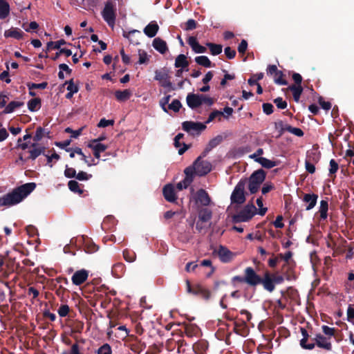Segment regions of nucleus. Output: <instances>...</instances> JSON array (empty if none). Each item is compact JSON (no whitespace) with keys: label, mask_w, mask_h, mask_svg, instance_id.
<instances>
[{"label":"nucleus","mask_w":354,"mask_h":354,"mask_svg":"<svg viewBox=\"0 0 354 354\" xmlns=\"http://www.w3.org/2000/svg\"><path fill=\"white\" fill-rule=\"evenodd\" d=\"M35 187V183H30L15 189L12 192L0 198V207H10L18 204L32 192Z\"/></svg>","instance_id":"nucleus-1"},{"label":"nucleus","mask_w":354,"mask_h":354,"mask_svg":"<svg viewBox=\"0 0 354 354\" xmlns=\"http://www.w3.org/2000/svg\"><path fill=\"white\" fill-rule=\"evenodd\" d=\"M266 172L263 169H258L253 172L248 179H245L250 194H255L259 191L266 179Z\"/></svg>","instance_id":"nucleus-2"},{"label":"nucleus","mask_w":354,"mask_h":354,"mask_svg":"<svg viewBox=\"0 0 354 354\" xmlns=\"http://www.w3.org/2000/svg\"><path fill=\"white\" fill-rule=\"evenodd\" d=\"M186 101L187 105L192 109H196L202 104L211 106L214 104L212 98L203 94L189 93Z\"/></svg>","instance_id":"nucleus-3"},{"label":"nucleus","mask_w":354,"mask_h":354,"mask_svg":"<svg viewBox=\"0 0 354 354\" xmlns=\"http://www.w3.org/2000/svg\"><path fill=\"white\" fill-rule=\"evenodd\" d=\"M257 214V208L253 204L247 205L232 217L234 223L249 221Z\"/></svg>","instance_id":"nucleus-4"},{"label":"nucleus","mask_w":354,"mask_h":354,"mask_svg":"<svg viewBox=\"0 0 354 354\" xmlns=\"http://www.w3.org/2000/svg\"><path fill=\"white\" fill-rule=\"evenodd\" d=\"M187 168L192 169V177L194 174L201 176L208 174L212 170V165L209 161L202 160L201 157H198L193 165Z\"/></svg>","instance_id":"nucleus-5"},{"label":"nucleus","mask_w":354,"mask_h":354,"mask_svg":"<svg viewBox=\"0 0 354 354\" xmlns=\"http://www.w3.org/2000/svg\"><path fill=\"white\" fill-rule=\"evenodd\" d=\"M246 185L245 180H241L236 185L232 195L231 201L232 203L241 204L245 201V187Z\"/></svg>","instance_id":"nucleus-6"},{"label":"nucleus","mask_w":354,"mask_h":354,"mask_svg":"<svg viewBox=\"0 0 354 354\" xmlns=\"http://www.w3.org/2000/svg\"><path fill=\"white\" fill-rule=\"evenodd\" d=\"M103 19L111 27L113 28L115 21V6L111 3L107 2L105 4L104 8L102 12Z\"/></svg>","instance_id":"nucleus-7"},{"label":"nucleus","mask_w":354,"mask_h":354,"mask_svg":"<svg viewBox=\"0 0 354 354\" xmlns=\"http://www.w3.org/2000/svg\"><path fill=\"white\" fill-rule=\"evenodd\" d=\"M244 279L245 283L251 286H257L262 282V277L257 274L251 268H248L245 270Z\"/></svg>","instance_id":"nucleus-8"},{"label":"nucleus","mask_w":354,"mask_h":354,"mask_svg":"<svg viewBox=\"0 0 354 354\" xmlns=\"http://www.w3.org/2000/svg\"><path fill=\"white\" fill-rule=\"evenodd\" d=\"M192 198L197 205L207 206L211 202V199L207 192L202 189L196 192Z\"/></svg>","instance_id":"nucleus-9"},{"label":"nucleus","mask_w":354,"mask_h":354,"mask_svg":"<svg viewBox=\"0 0 354 354\" xmlns=\"http://www.w3.org/2000/svg\"><path fill=\"white\" fill-rule=\"evenodd\" d=\"M183 129L185 131L194 134L204 130L205 125L200 122L186 121L183 123Z\"/></svg>","instance_id":"nucleus-10"},{"label":"nucleus","mask_w":354,"mask_h":354,"mask_svg":"<svg viewBox=\"0 0 354 354\" xmlns=\"http://www.w3.org/2000/svg\"><path fill=\"white\" fill-rule=\"evenodd\" d=\"M212 212L210 209L205 208L202 209L198 212V221L196 224V228L201 230L205 225L203 223H208L212 218Z\"/></svg>","instance_id":"nucleus-11"},{"label":"nucleus","mask_w":354,"mask_h":354,"mask_svg":"<svg viewBox=\"0 0 354 354\" xmlns=\"http://www.w3.org/2000/svg\"><path fill=\"white\" fill-rule=\"evenodd\" d=\"M192 172V169L191 168H186L185 169V177L182 181L179 182L176 185V189H178V191H181L183 189H186L192 183L193 180Z\"/></svg>","instance_id":"nucleus-12"},{"label":"nucleus","mask_w":354,"mask_h":354,"mask_svg":"<svg viewBox=\"0 0 354 354\" xmlns=\"http://www.w3.org/2000/svg\"><path fill=\"white\" fill-rule=\"evenodd\" d=\"M154 79L158 81L160 84L165 88H171L172 86L167 73L165 72L156 71Z\"/></svg>","instance_id":"nucleus-13"},{"label":"nucleus","mask_w":354,"mask_h":354,"mask_svg":"<svg viewBox=\"0 0 354 354\" xmlns=\"http://www.w3.org/2000/svg\"><path fill=\"white\" fill-rule=\"evenodd\" d=\"M88 272L84 269L75 272L72 277V281L75 285L79 286L83 283L88 278Z\"/></svg>","instance_id":"nucleus-14"},{"label":"nucleus","mask_w":354,"mask_h":354,"mask_svg":"<svg viewBox=\"0 0 354 354\" xmlns=\"http://www.w3.org/2000/svg\"><path fill=\"white\" fill-rule=\"evenodd\" d=\"M330 338L327 337H324L321 334H318L316 335L315 340L317 346L326 349L327 351H330L332 348L331 343L330 341Z\"/></svg>","instance_id":"nucleus-15"},{"label":"nucleus","mask_w":354,"mask_h":354,"mask_svg":"<svg viewBox=\"0 0 354 354\" xmlns=\"http://www.w3.org/2000/svg\"><path fill=\"white\" fill-rule=\"evenodd\" d=\"M165 198L169 202H174L176 200V189L171 184L166 185L163 188Z\"/></svg>","instance_id":"nucleus-16"},{"label":"nucleus","mask_w":354,"mask_h":354,"mask_svg":"<svg viewBox=\"0 0 354 354\" xmlns=\"http://www.w3.org/2000/svg\"><path fill=\"white\" fill-rule=\"evenodd\" d=\"M24 35V32L18 28L12 27L4 32V37L6 38L11 37L19 40L23 39Z\"/></svg>","instance_id":"nucleus-17"},{"label":"nucleus","mask_w":354,"mask_h":354,"mask_svg":"<svg viewBox=\"0 0 354 354\" xmlns=\"http://www.w3.org/2000/svg\"><path fill=\"white\" fill-rule=\"evenodd\" d=\"M187 43L196 53H203L206 52V48L200 45L196 38L194 37H189L187 39Z\"/></svg>","instance_id":"nucleus-18"},{"label":"nucleus","mask_w":354,"mask_h":354,"mask_svg":"<svg viewBox=\"0 0 354 354\" xmlns=\"http://www.w3.org/2000/svg\"><path fill=\"white\" fill-rule=\"evenodd\" d=\"M152 46L157 51L161 54L165 53L168 50L167 43L159 37L155 38L153 39Z\"/></svg>","instance_id":"nucleus-19"},{"label":"nucleus","mask_w":354,"mask_h":354,"mask_svg":"<svg viewBox=\"0 0 354 354\" xmlns=\"http://www.w3.org/2000/svg\"><path fill=\"white\" fill-rule=\"evenodd\" d=\"M261 284L263 286V288L269 292H272L274 290V283L271 279L270 273L266 272L264 277L262 278V282Z\"/></svg>","instance_id":"nucleus-20"},{"label":"nucleus","mask_w":354,"mask_h":354,"mask_svg":"<svg viewBox=\"0 0 354 354\" xmlns=\"http://www.w3.org/2000/svg\"><path fill=\"white\" fill-rule=\"evenodd\" d=\"M218 255L223 263H227L232 257V252L223 246L218 249Z\"/></svg>","instance_id":"nucleus-21"},{"label":"nucleus","mask_w":354,"mask_h":354,"mask_svg":"<svg viewBox=\"0 0 354 354\" xmlns=\"http://www.w3.org/2000/svg\"><path fill=\"white\" fill-rule=\"evenodd\" d=\"M318 196L315 194H306L304 196V201L308 203L306 210L312 209L316 205Z\"/></svg>","instance_id":"nucleus-22"},{"label":"nucleus","mask_w":354,"mask_h":354,"mask_svg":"<svg viewBox=\"0 0 354 354\" xmlns=\"http://www.w3.org/2000/svg\"><path fill=\"white\" fill-rule=\"evenodd\" d=\"M158 29V25L156 22L152 21L145 28L144 32L149 37H153L157 34Z\"/></svg>","instance_id":"nucleus-23"},{"label":"nucleus","mask_w":354,"mask_h":354,"mask_svg":"<svg viewBox=\"0 0 354 354\" xmlns=\"http://www.w3.org/2000/svg\"><path fill=\"white\" fill-rule=\"evenodd\" d=\"M10 8L6 0H0V19H4L10 15Z\"/></svg>","instance_id":"nucleus-24"},{"label":"nucleus","mask_w":354,"mask_h":354,"mask_svg":"<svg viewBox=\"0 0 354 354\" xmlns=\"http://www.w3.org/2000/svg\"><path fill=\"white\" fill-rule=\"evenodd\" d=\"M44 147H41L35 143L32 144L31 145L30 149L28 151L30 156L29 158L35 160L36 158H37L40 154H41L44 152Z\"/></svg>","instance_id":"nucleus-25"},{"label":"nucleus","mask_w":354,"mask_h":354,"mask_svg":"<svg viewBox=\"0 0 354 354\" xmlns=\"http://www.w3.org/2000/svg\"><path fill=\"white\" fill-rule=\"evenodd\" d=\"M183 137V134L178 133L174 138V145L176 148H178V153L180 155L183 154L188 149L185 144L181 142Z\"/></svg>","instance_id":"nucleus-26"},{"label":"nucleus","mask_w":354,"mask_h":354,"mask_svg":"<svg viewBox=\"0 0 354 354\" xmlns=\"http://www.w3.org/2000/svg\"><path fill=\"white\" fill-rule=\"evenodd\" d=\"M131 95L132 92L129 89H125L123 91L118 90L115 92V96L120 102L127 101Z\"/></svg>","instance_id":"nucleus-27"},{"label":"nucleus","mask_w":354,"mask_h":354,"mask_svg":"<svg viewBox=\"0 0 354 354\" xmlns=\"http://www.w3.org/2000/svg\"><path fill=\"white\" fill-rule=\"evenodd\" d=\"M88 147L91 149L93 151L102 153L108 148V146L102 144L101 142H97V140H91L88 144Z\"/></svg>","instance_id":"nucleus-28"},{"label":"nucleus","mask_w":354,"mask_h":354,"mask_svg":"<svg viewBox=\"0 0 354 354\" xmlns=\"http://www.w3.org/2000/svg\"><path fill=\"white\" fill-rule=\"evenodd\" d=\"M301 333L302 335V339L300 340V345L302 348L305 349H309L311 350L314 348L315 344H306V342L308 340V333L306 329L304 328H301Z\"/></svg>","instance_id":"nucleus-29"},{"label":"nucleus","mask_w":354,"mask_h":354,"mask_svg":"<svg viewBox=\"0 0 354 354\" xmlns=\"http://www.w3.org/2000/svg\"><path fill=\"white\" fill-rule=\"evenodd\" d=\"M189 62L187 59V57L185 55L180 54L177 56L175 60V67L186 68V71H187L188 69L187 68Z\"/></svg>","instance_id":"nucleus-30"},{"label":"nucleus","mask_w":354,"mask_h":354,"mask_svg":"<svg viewBox=\"0 0 354 354\" xmlns=\"http://www.w3.org/2000/svg\"><path fill=\"white\" fill-rule=\"evenodd\" d=\"M256 162H259L262 167L270 169L277 165V163L274 161L267 159L264 157H260L256 159Z\"/></svg>","instance_id":"nucleus-31"},{"label":"nucleus","mask_w":354,"mask_h":354,"mask_svg":"<svg viewBox=\"0 0 354 354\" xmlns=\"http://www.w3.org/2000/svg\"><path fill=\"white\" fill-rule=\"evenodd\" d=\"M328 204L326 201L322 200L320 202V206L319 212L320 214V218L325 220L328 216Z\"/></svg>","instance_id":"nucleus-32"},{"label":"nucleus","mask_w":354,"mask_h":354,"mask_svg":"<svg viewBox=\"0 0 354 354\" xmlns=\"http://www.w3.org/2000/svg\"><path fill=\"white\" fill-rule=\"evenodd\" d=\"M289 89L292 91L294 100L296 102H299L300 95L303 91V88L301 85H292L289 87Z\"/></svg>","instance_id":"nucleus-33"},{"label":"nucleus","mask_w":354,"mask_h":354,"mask_svg":"<svg viewBox=\"0 0 354 354\" xmlns=\"http://www.w3.org/2000/svg\"><path fill=\"white\" fill-rule=\"evenodd\" d=\"M23 102L18 101H12L10 102L5 108L4 113H10L13 112L16 109L21 107L23 106Z\"/></svg>","instance_id":"nucleus-34"},{"label":"nucleus","mask_w":354,"mask_h":354,"mask_svg":"<svg viewBox=\"0 0 354 354\" xmlns=\"http://www.w3.org/2000/svg\"><path fill=\"white\" fill-rule=\"evenodd\" d=\"M138 64H147L149 61L150 56L143 49L138 50Z\"/></svg>","instance_id":"nucleus-35"},{"label":"nucleus","mask_w":354,"mask_h":354,"mask_svg":"<svg viewBox=\"0 0 354 354\" xmlns=\"http://www.w3.org/2000/svg\"><path fill=\"white\" fill-rule=\"evenodd\" d=\"M41 106V101L39 98H32L28 102V107L31 111L39 110Z\"/></svg>","instance_id":"nucleus-36"},{"label":"nucleus","mask_w":354,"mask_h":354,"mask_svg":"<svg viewBox=\"0 0 354 354\" xmlns=\"http://www.w3.org/2000/svg\"><path fill=\"white\" fill-rule=\"evenodd\" d=\"M195 62L205 67H210L212 65L211 61L206 56L201 55L198 56L195 58Z\"/></svg>","instance_id":"nucleus-37"},{"label":"nucleus","mask_w":354,"mask_h":354,"mask_svg":"<svg viewBox=\"0 0 354 354\" xmlns=\"http://www.w3.org/2000/svg\"><path fill=\"white\" fill-rule=\"evenodd\" d=\"M207 46L209 48L210 52L213 55H219L222 52L221 45L207 43Z\"/></svg>","instance_id":"nucleus-38"},{"label":"nucleus","mask_w":354,"mask_h":354,"mask_svg":"<svg viewBox=\"0 0 354 354\" xmlns=\"http://www.w3.org/2000/svg\"><path fill=\"white\" fill-rule=\"evenodd\" d=\"M68 185L69 189L73 192L82 194L83 192L80 187V184L75 180H70Z\"/></svg>","instance_id":"nucleus-39"},{"label":"nucleus","mask_w":354,"mask_h":354,"mask_svg":"<svg viewBox=\"0 0 354 354\" xmlns=\"http://www.w3.org/2000/svg\"><path fill=\"white\" fill-rule=\"evenodd\" d=\"M123 257L124 259L127 261V262L131 263L136 259V254L134 252L129 250H124L123 251Z\"/></svg>","instance_id":"nucleus-40"},{"label":"nucleus","mask_w":354,"mask_h":354,"mask_svg":"<svg viewBox=\"0 0 354 354\" xmlns=\"http://www.w3.org/2000/svg\"><path fill=\"white\" fill-rule=\"evenodd\" d=\"M256 203H257V206L259 207V211L257 212V213L259 214L261 216L265 215L268 209H267V207H263L262 197L258 198L257 199Z\"/></svg>","instance_id":"nucleus-41"},{"label":"nucleus","mask_w":354,"mask_h":354,"mask_svg":"<svg viewBox=\"0 0 354 354\" xmlns=\"http://www.w3.org/2000/svg\"><path fill=\"white\" fill-rule=\"evenodd\" d=\"M75 152L76 153V154L77 155H80L81 156V159L85 162L87 164L88 166H91L93 165H96L97 163L94 162V160H93L92 162H90L88 159H87V157L86 156L84 155V153L82 152V150L80 149V148H75Z\"/></svg>","instance_id":"nucleus-42"},{"label":"nucleus","mask_w":354,"mask_h":354,"mask_svg":"<svg viewBox=\"0 0 354 354\" xmlns=\"http://www.w3.org/2000/svg\"><path fill=\"white\" fill-rule=\"evenodd\" d=\"M194 294L198 295L205 299H209L210 297V293L208 290L200 287L197 288V291L194 292Z\"/></svg>","instance_id":"nucleus-43"},{"label":"nucleus","mask_w":354,"mask_h":354,"mask_svg":"<svg viewBox=\"0 0 354 354\" xmlns=\"http://www.w3.org/2000/svg\"><path fill=\"white\" fill-rule=\"evenodd\" d=\"M66 84L68 91H70L72 93H76L78 92V86L73 82L72 80L67 82Z\"/></svg>","instance_id":"nucleus-44"},{"label":"nucleus","mask_w":354,"mask_h":354,"mask_svg":"<svg viewBox=\"0 0 354 354\" xmlns=\"http://www.w3.org/2000/svg\"><path fill=\"white\" fill-rule=\"evenodd\" d=\"M85 251L87 253H92L97 250V247L93 243L88 241L85 243Z\"/></svg>","instance_id":"nucleus-45"},{"label":"nucleus","mask_w":354,"mask_h":354,"mask_svg":"<svg viewBox=\"0 0 354 354\" xmlns=\"http://www.w3.org/2000/svg\"><path fill=\"white\" fill-rule=\"evenodd\" d=\"M283 75L281 71H279L273 77L275 83L280 85H286L287 82L282 77Z\"/></svg>","instance_id":"nucleus-46"},{"label":"nucleus","mask_w":354,"mask_h":354,"mask_svg":"<svg viewBox=\"0 0 354 354\" xmlns=\"http://www.w3.org/2000/svg\"><path fill=\"white\" fill-rule=\"evenodd\" d=\"M223 112H221L220 111H213L209 115L207 122H210L211 121H212L213 120H214L216 118H218V120H221V116L223 115Z\"/></svg>","instance_id":"nucleus-47"},{"label":"nucleus","mask_w":354,"mask_h":354,"mask_svg":"<svg viewBox=\"0 0 354 354\" xmlns=\"http://www.w3.org/2000/svg\"><path fill=\"white\" fill-rule=\"evenodd\" d=\"M97 353L98 354H111V346L107 344H104L98 349Z\"/></svg>","instance_id":"nucleus-48"},{"label":"nucleus","mask_w":354,"mask_h":354,"mask_svg":"<svg viewBox=\"0 0 354 354\" xmlns=\"http://www.w3.org/2000/svg\"><path fill=\"white\" fill-rule=\"evenodd\" d=\"M273 189H274L273 184L271 183L267 182L263 184L262 189H261V192L263 194H266L270 192V191H272Z\"/></svg>","instance_id":"nucleus-49"},{"label":"nucleus","mask_w":354,"mask_h":354,"mask_svg":"<svg viewBox=\"0 0 354 354\" xmlns=\"http://www.w3.org/2000/svg\"><path fill=\"white\" fill-rule=\"evenodd\" d=\"M323 333L327 335V337H329L330 339L331 337L334 335L335 333V329L333 328L328 327L327 326H324L322 327Z\"/></svg>","instance_id":"nucleus-50"},{"label":"nucleus","mask_w":354,"mask_h":354,"mask_svg":"<svg viewBox=\"0 0 354 354\" xmlns=\"http://www.w3.org/2000/svg\"><path fill=\"white\" fill-rule=\"evenodd\" d=\"M181 107V104L180 101L177 100H174L169 105V109L173 110L175 112H177L180 110Z\"/></svg>","instance_id":"nucleus-51"},{"label":"nucleus","mask_w":354,"mask_h":354,"mask_svg":"<svg viewBox=\"0 0 354 354\" xmlns=\"http://www.w3.org/2000/svg\"><path fill=\"white\" fill-rule=\"evenodd\" d=\"M64 175L66 177L69 178L75 177L76 171L75 169L66 166V169L64 171Z\"/></svg>","instance_id":"nucleus-52"},{"label":"nucleus","mask_w":354,"mask_h":354,"mask_svg":"<svg viewBox=\"0 0 354 354\" xmlns=\"http://www.w3.org/2000/svg\"><path fill=\"white\" fill-rule=\"evenodd\" d=\"M69 312V307L67 305H62L58 310V314L61 317H65Z\"/></svg>","instance_id":"nucleus-53"},{"label":"nucleus","mask_w":354,"mask_h":354,"mask_svg":"<svg viewBox=\"0 0 354 354\" xmlns=\"http://www.w3.org/2000/svg\"><path fill=\"white\" fill-rule=\"evenodd\" d=\"M274 103L276 106L281 109H284L287 106V103L286 101L283 100L282 98L278 97L274 100Z\"/></svg>","instance_id":"nucleus-54"},{"label":"nucleus","mask_w":354,"mask_h":354,"mask_svg":"<svg viewBox=\"0 0 354 354\" xmlns=\"http://www.w3.org/2000/svg\"><path fill=\"white\" fill-rule=\"evenodd\" d=\"M75 177L79 180H87L91 177V175L88 174L84 171H80L75 176Z\"/></svg>","instance_id":"nucleus-55"},{"label":"nucleus","mask_w":354,"mask_h":354,"mask_svg":"<svg viewBox=\"0 0 354 354\" xmlns=\"http://www.w3.org/2000/svg\"><path fill=\"white\" fill-rule=\"evenodd\" d=\"M114 123V121L113 120H106L104 118L103 119H101L100 122L98 123L97 126L98 127H108L109 125H113Z\"/></svg>","instance_id":"nucleus-56"},{"label":"nucleus","mask_w":354,"mask_h":354,"mask_svg":"<svg viewBox=\"0 0 354 354\" xmlns=\"http://www.w3.org/2000/svg\"><path fill=\"white\" fill-rule=\"evenodd\" d=\"M338 169V164L336 162V161L333 159L330 160V169L329 171L330 174H333L337 172Z\"/></svg>","instance_id":"nucleus-57"},{"label":"nucleus","mask_w":354,"mask_h":354,"mask_svg":"<svg viewBox=\"0 0 354 354\" xmlns=\"http://www.w3.org/2000/svg\"><path fill=\"white\" fill-rule=\"evenodd\" d=\"M283 217L281 215L277 216L276 220L273 222V224L277 228H282L284 225L282 222Z\"/></svg>","instance_id":"nucleus-58"},{"label":"nucleus","mask_w":354,"mask_h":354,"mask_svg":"<svg viewBox=\"0 0 354 354\" xmlns=\"http://www.w3.org/2000/svg\"><path fill=\"white\" fill-rule=\"evenodd\" d=\"M271 279H272L274 284H279L283 282V277L281 275H278L276 274H270Z\"/></svg>","instance_id":"nucleus-59"},{"label":"nucleus","mask_w":354,"mask_h":354,"mask_svg":"<svg viewBox=\"0 0 354 354\" xmlns=\"http://www.w3.org/2000/svg\"><path fill=\"white\" fill-rule=\"evenodd\" d=\"M47 159H48V164L49 165V166L50 167H52L53 164H51V162H53V160H55V161L58 160L59 159V156L57 153H54L51 156H48Z\"/></svg>","instance_id":"nucleus-60"},{"label":"nucleus","mask_w":354,"mask_h":354,"mask_svg":"<svg viewBox=\"0 0 354 354\" xmlns=\"http://www.w3.org/2000/svg\"><path fill=\"white\" fill-rule=\"evenodd\" d=\"M62 354H80L79 346L77 344H75L71 346L69 352H64Z\"/></svg>","instance_id":"nucleus-61"},{"label":"nucleus","mask_w":354,"mask_h":354,"mask_svg":"<svg viewBox=\"0 0 354 354\" xmlns=\"http://www.w3.org/2000/svg\"><path fill=\"white\" fill-rule=\"evenodd\" d=\"M225 54L229 59H232L236 55L235 50H232L230 47H226L225 48Z\"/></svg>","instance_id":"nucleus-62"},{"label":"nucleus","mask_w":354,"mask_h":354,"mask_svg":"<svg viewBox=\"0 0 354 354\" xmlns=\"http://www.w3.org/2000/svg\"><path fill=\"white\" fill-rule=\"evenodd\" d=\"M279 71L277 70V68L275 65H270L268 67L267 73L268 74L274 76Z\"/></svg>","instance_id":"nucleus-63"},{"label":"nucleus","mask_w":354,"mask_h":354,"mask_svg":"<svg viewBox=\"0 0 354 354\" xmlns=\"http://www.w3.org/2000/svg\"><path fill=\"white\" fill-rule=\"evenodd\" d=\"M348 319L351 320L354 318V305H350L347 310Z\"/></svg>","instance_id":"nucleus-64"}]
</instances>
